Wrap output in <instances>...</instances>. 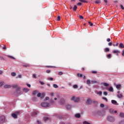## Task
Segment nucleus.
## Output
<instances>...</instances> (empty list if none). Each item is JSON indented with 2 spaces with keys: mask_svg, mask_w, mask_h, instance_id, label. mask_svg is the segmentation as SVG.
I'll return each mask as SVG.
<instances>
[{
  "mask_svg": "<svg viewBox=\"0 0 124 124\" xmlns=\"http://www.w3.org/2000/svg\"><path fill=\"white\" fill-rule=\"evenodd\" d=\"M107 121L110 122V123H114L115 121V117L111 115L108 116L107 117Z\"/></svg>",
  "mask_w": 124,
  "mask_h": 124,
  "instance_id": "nucleus-1",
  "label": "nucleus"
},
{
  "mask_svg": "<svg viewBox=\"0 0 124 124\" xmlns=\"http://www.w3.org/2000/svg\"><path fill=\"white\" fill-rule=\"evenodd\" d=\"M71 100L74 101V102H79L80 101V98L74 96L71 97Z\"/></svg>",
  "mask_w": 124,
  "mask_h": 124,
  "instance_id": "nucleus-2",
  "label": "nucleus"
},
{
  "mask_svg": "<svg viewBox=\"0 0 124 124\" xmlns=\"http://www.w3.org/2000/svg\"><path fill=\"white\" fill-rule=\"evenodd\" d=\"M41 105L42 107H44V108H46V107H50V106H51V105L48 103H42Z\"/></svg>",
  "mask_w": 124,
  "mask_h": 124,
  "instance_id": "nucleus-3",
  "label": "nucleus"
},
{
  "mask_svg": "<svg viewBox=\"0 0 124 124\" xmlns=\"http://www.w3.org/2000/svg\"><path fill=\"white\" fill-rule=\"evenodd\" d=\"M0 120L2 123L5 121V117L4 116H1L0 117Z\"/></svg>",
  "mask_w": 124,
  "mask_h": 124,
  "instance_id": "nucleus-4",
  "label": "nucleus"
},
{
  "mask_svg": "<svg viewBox=\"0 0 124 124\" xmlns=\"http://www.w3.org/2000/svg\"><path fill=\"white\" fill-rule=\"evenodd\" d=\"M92 102H93V101L92 100V99H91V98L88 99L86 101V103L87 104H91Z\"/></svg>",
  "mask_w": 124,
  "mask_h": 124,
  "instance_id": "nucleus-5",
  "label": "nucleus"
},
{
  "mask_svg": "<svg viewBox=\"0 0 124 124\" xmlns=\"http://www.w3.org/2000/svg\"><path fill=\"white\" fill-rule=\"evenodd\" d=\"M111 103L114 105H119V104H118V103L115 100H111Z\"/></svg>",
  "mask_w": 124,
  "mask_h": 124,
  "instance_id": "nucleus-6",
  "label": "nucleus"
},
{
  "mask_svg": "<svg viewBox=\"0 0 124 124\" xmlns=\"http://www.w3.org/2000/svg\"><path fill=\"white\" fill-rule=\"evenodd\" d=\"M71 108H72V107H71V105H66V108L67 109V110H70V109H71Z\"/></svg>",
  "mask_w": 124,
  "mask_h": 124,
  "instance_id": "nucleus-7",
  "label": "nucleus"
},
{
  "mask_svg": "<svg viewBox=\"0 0 124 124\" xmlns=\"http://www.w3.org/2000/svg\"><path fill=\"white\" fill-rule=\"evenodd\" d=\"M101 85H104L105 87H108L109 86V84L106 83V82H102L101 83Z\"/></svg>",
  "mask_w": 124,
  "mask_h": 124,
  "instance_id": "nucleus-8",
  "label": "nucleus"
},
{
  "mask_svg": "<svg viewBox=\"0 0 124 124\" xmlns=\"http://www.w3.org/2000/svg\"><path fill=\"white\" fill-rule=\"evenodd\" d=\"M112 53L113 54H118V53H121V51L118 50H114L112 51Z\"/></svg>",
  "mask_w": 124,
  "mask_h": 124,
  "instance_id": "nucleus-9",
  "label": "nucleus"
},
{
  "mask_svg": "<svg viewBox=\"0 0 124 124\" xmlns=\"http://www.w3.org/2000/svg\"><path fill=\"white\" fill-rule=\"evenodd\" d=\"M23 91L24 93H28V92H30V89H29L28 88H24V89H23Z\"/></svg>",
  "mask_w": 124,
  "mask_h": 124,
  "instance_id": "nucleus-10",
  "label": "nucleus"
},
{
  "mask_svg": "<svg viewBox=\"0 0 124 124\" xmlns=\"http://www.w3.org/2000/svg\"><path fill=\"white\" fill-rule=\"evenodd\" d=\"M4 88L5 89H10V88H11V86L9 85H4Z\"/></svg>",
  "mask_w": 124,
  "mask_h": 124,
  "instance_id": "nucleus-11",
  "label": "nucleus"
},
{
  "mask_svg": "<svg viewBox=\"0 0 124 124\" xmlns=\"http://www.w3.org/2000/svg\"><path fill=\"white\" fill-rule=\"evenodd\" d=\"M65 102V100L64 99H61L60 100V104L62 105Z\"/></svg>",
  "mask_w": 124,
  "mask_h": 124,
  "instance_id": "nucleus-12",
  "label": "nucleus"
},
{
  "mask_svg": "<svg viewBox=\"0 0 124 124\" xmlns=\"http://www.w3.org/2000/svg\"><path fill=\"white\" fill-rule=\"evenodd\" d=\"M12 117H13V118H14V119H17V114H16V113H13L12 114Z\"/></svg>",
  "mask_w": 124,
  "mask_h": 124,
  "instance_id": "nucleus-13",
  "label": "nucleus"
},
{
  "mask_svg": "<svg viewBox=\"0 0 124 124\" xmlns=\"http://www.w3.org/2000/svg\"><path fill=\"white\" fill-rule=\"evenodd\" d=\"M37 93H38V91L37 90H35L32 92L33 95H35Z\"/></svg>",
  "mask_w": 124,
  "mask_h": 124,
  "instance_id": "nucleus-14",
  "label": "nucleus"
},
{
  "mask_svg": "<svg viewBox=\"0 0 124 124\" xmlns=\"http://www.w3.org/2000/svg\"><path fill=\"white\" fill-rule=\"evenodd\" d=\"M86 84H87V85L90 86V85H91V80L90 79H87V81H86Z\"/></svg>",
  "mask_w": 124,
  "mask_h": 124,
  "instance_id": "nucleus-15",
  "label": "nucleus"
},
{
  "mask_svg": "<svg viewBox=\"0 0 124 124\" xmlns=\"http://www.w3.org/2000/svg\"><path fill=\"white\" fill-rule=\"evenodd\" d=\"M75 116L76 117V118H79L81 117V115L79 113H77L75 115Z\"/></svg>",
  "mask_w": 124,
  "mask_h": 124,
  "instance_id": "nucleus-16",
  "label": "nucleus"
},
{
  "mask_svg": "<svg viewBox=\"0 0 124 124\" xmlns=\"http://www.w3.org/2000/svg\"><path fill=\"white\" fill-rule=\"evenodd\" d=\"M107 90L109 91L110 92H113L114 89L112 87H110L108 89H107Z\"/></svg>",
  "mask_w": 124,
  "mask_h": 124,
  "instance_id": "nucleus-17",
  "label": "nucleus"
},
{
  "mask_svg": "<svg viewBox=\"0 0 124 124\" xmlns=\"http://www.w3.org/2000/svg\"><path fill=\"white\" fill-rule=\"evenodd\" d=\"M43 120L45 122H47V121H49V118H48V117H44Z\"/></svg>",
  "mask_w": 124,
  "mask_h": 124,
  "instance_id": "nucleus-18",
  "label": "nucleus"
},
{
  "mask_svg": "<svg viewBox=\"0 0 124 124\" xmlns=\"http://www.w3.org/2000/svg\"><path fill=\"white\" fill-rule=\"evenodd\" d=\"M120 117L121 118H124V113L123 112H121L120 114Z\"/></svg>",
  "mask_w": 124,
  "mask_h": 124,
  "instance_id": "nucleus-19",
  "label": "nucleus"
},
{
  "mask_svg": "<svg viewBox=\"0 0 124 124\" xmlns=\"http://www.w3.org/2000/svg\"><path fill=\"white\" fill-rule=\"evenodd\" d=\"M119 47H120V48H124V44L120 43L119 45Z\"/></svg>",
  "mask_w": 124,
  "mask_h": 124,
  "instance_id": "nucleus-20",
  "label": "nucleus"
},
{
  "mask_svg": "<svg viewBox=\"0 0 124 124\" xmlns=\"http://www.w3.org/2000/svg\"><path fill=\"white\" fill-rule=\"evenodd\" d=\"M117 97H118V98H123V95L122 94H118L117 95Z\"/></svg>",
  "mask_w": 124,
  "mask_h": 124,
  "instance_id": "nucleus-21",
  "label": "nucleus"
},
{
  "mask_svg": "<svg viewBox=\"0 0 124 124\" xmlns=\"http://www.w3.org/2000/svg\"><path fill=\"white\" fill-rule=\"evenodd\" d=\"M73 89H78V85L76 84V85H74L73 86Z\"/></svg>",
  "mask_w": 124,
  "mask_h": 124,
  "instance_id": "nucleus-22",
  "label": "nucleus"
},
{
  "mask_svg": "<svg viewBox=\"0 0 124 124\" xmlns=\"http://www.w3.org/2000/svg\"><path fill=\"white\" fill-rule=\"evenodd\" d=\"M97 94H99V95H102V92L99 91L97 92Z\"/></svg>",
  "mask_w": 124,
  "mask_h": 124,
  "instance_id": "nucleus-23",
  "label": "nucleus"
},
{
  "mask_svg": "<svg viewBox=\"0 0 124 124\" xmlns=\"http://www.w3.org/2000/svg\"><path fill=\"white\" fill-rule=\"evenodd\" d=\"M41 95H42V94L40 93H38V94H37V97H41Z\"/></svg>",
  "mask_w": 124,
  "mask_h": 124,
  "instance_id": "nucleus-24",
  "label": "nucleus"
},
{
  "mask_svg": "<svg viewBox=\"0 0 124 124\" xmlns=\"http://www.w3.org/2000/svg\"><path fill=\"white\" fill-rule=\"evenodd\" d=\"M77 9V6L76 5H74V8H73V10L74 11H76V10Z\"/></svg>",
  "mask_w": 124,
  "mask_h": 124,
  "instance_id": "nucleus-25",
  "label": "nucleus"
},
{
  "mask_svg": "<svg viewBox=\"0 0 124 124\" xmlns=\"http://www.w3.org/2000/svg\"><path fill=\"white\" fill-rule=\"evenodd\" d=\"M77 76H78V77H83V74L78 73L77 74Z\"/></svg>",
  "mask_w": 124,
  "mask_h": 124,
  "instance_id": "nucleus-26",
  "label": "nucleus"
},
{
  "mask_svg": "<svg viewBox=\"0 0 124 124\" xmlns=\"http://www.w3.org/2000/svg\"><path fill=\"white\" fill-rule=\"evenodd\" d=\"M121 86L122 85H121V84H118V85H116V89H120V88H121Z\"/></svg>",
  "mask_w": 124,
  "mask_h": 124,
  "instance_id": "nucleus-27",
  "label": "nucleus"
},
{
  "mask_svg": "<svg viewBox=\"0 0 124 124\" xmlns=\"http://www.w3.org/2000/svg\"><path fill=\"white\" fill-rule=\"evenodd\" d=\"M32 77L33 78H34V79H36L37 78V77H36V75H35V74H32Z\"/></svg>",
  "mask_w": 124,
  "mask_h": 124,
  "instance_id": "nucleus-28",
  "label": "nucleus"
},
{
  "mask_svg": "<svg viewBox=\"0 0 124 124\" xmlns=\"http://www.w3.org/2000/svg\"><path fill=\"white\" fill-rule=\"evenodd\" d=\"M53 87H54V88H55V89H57V88H59V86H58V85H57V84H53Z\"/></svg>",
  "mask_w": 124,
  "mask_h": 124,
  "instance_id": "nucleus-29",
  "label": "nucleus"
},
{
  "mask_svg": "<svg viewBox=\"0 0 124 124\" xmlns=\"http://www.w3.org/2000/svg\"><path fill=\"white\" fill-rule=\"evenodd\" d=\"M50 103L51 104H55V101L53 100H51L50 101Z\"/></svg>",
  "mask_w": 124,
  "mask_h": 124,
  "instance_id": "nucleus-30",
  "label": "nucleus"
},
{
  "mask_svg": "<svg viewBox=\"0 0 124 124\" xmlns=\"http://www.w3.org/2000/svg\"><path fill=\"white\" fill-rule=\"evenodd\" d=\"M91 83L92 84H95L96 83H97V81H95V80H92L91 81Z\"/></svg>",
  "mask_w": 124,
  "mask_h": 124,
  "instance_id": "nucleus-31",
  "label": "nucleus"
},
{
  "mask_svg": "<svg viewBox=\"0 0 124 124\" xmlns=\"http://www.w3.org/2000/svg\"><path fill=\"white\" fill-rule=\"evenodd\" d=\"M47 80L53 81V80H54V78H48Z\"/></svg>",
  "mask_w": 124,
  "mask_h": 124,
  "instance_id": "nucleus-32",
  "label": "nucleus"
},
{
  "mask_svg": "<svg viewBox=\"0 0 124 124\" xmlns=\"http://www.w3.org/2000/svg\"><path fill=\"white\" fill-rule=\"evenodd\" d=\"M13 88H14V89H16V88H18V85L15 84L13 86Z\"/></svg>",
  "mask_w": 124,
  "mask_h": 124,
  "instance_id": "nucleus-33",
  "label": "nucleus"
},
{
  "mask_svg": "<svg viewBox=\"0 0 124 124\" xmlns=\"http://www.w3.org/2000/svg\"><path fill=\"white\" fill-rule=\"evenodd\" d=\"M79 1H80L81 2H88V1L85 0H79Z\"/></svg>",
  "mask_w": 124,
  "mask_h": 124,
  "instance_id": "nucleus-34",
  "label": "nucleus"
},
{
  "mask_svg": "<svg viewBox=\"0 0 124 124\" xmlns=\"http://www.w3.org/2000/svg\"><path fill=\"white\" fill-rule=\"evenodd\" d=\"M48 67H50V68H57V67L55 66H48Z\"/></svg>",
  "mask_w": 124,
  "mask_h": 124,
  "instance_id": "nucleus-35",
  "label": "nucleus"
},
{
  "mask_svg": "<svg viewBox=\"0 0 124 124\" xmlns=\"http://www.w3.org/2000/svg\"><path fill=\"white\" fill-rule=\"evenodd\" d=\"M119 124H124V120H122V121H121L119 122Z\"/></svg>",
  "mask_w": 124,
  "mask_h": 124,
  "instance_id": "nucleus-36",
  "label": "nucleus"
},
{
  "mask_svg": "<svg viewBox=\"0 0 124 124\" xmlns=\"http://www.w3.org/2000/svg\"><path fill=\"white\" fill-rule=\"evenodd\" d=\"M62 74H63V73H62V72H59L58 73V75H60V76L62 75Z\"/></svg>",
  "mask_w": 124,
  "mask_h": 124,
  "instance_id": "nucleus-37",
  "label": "nucleus"
},
{
  "mask_svg": "<svg viewBox=\"0 0 124 124\" xmlns=\"http://www.w3.org/2000/svg\"><path fill=\"white\" fill-rule=\"evenodd\" d=\"M110 51V49H109V48H106L105 49V52H109Z\"/></svg>",
  "mask_w": 124,
  "mask_h": 124,
  "instance_id": "nucleus-38",
  "label": "nucleus"
},
{
  "mask_svg": "<svg viewBox=\"0 0 124 124\" xmlns=\"http://www.w3.org/2000/svg\"><path fill=\"white\" fill-rule=\"evenodd\" d=\"M100 2H101L100 0H98L95 1V3H97V4L100 3Z\"/></svg>",
  "mask_w": 124,
  "mask_h": 124,
  "instance_id": "nucleus-39",
  "label": "nucleus"
},
{
  "mask_svg": "<svg viewBox=\"0 0 124 124\" xmlns=\"http://www.w3.org/2000/svg\"><path fill=\"white\" fill-rule=\"evenodd\" d=\"M104 95H108V93H107V92L105 91V92H104Z\"/></svg>",
  "mask_w": 124,
  "mask_h": 124,
  "instance_id": "nucleus-40",
  "label": "nucleus"
},
{
  "mask_svg": "<svg viewBox=\"0 0 124 124\" xmlns=\"http://www.w3.org/2000/svg\"><path fill=\"white\" fill-rule=\"evenodd\" d=\"M4 82H0V87H2L3 85Z\"/></svg>",
  "mask_w": 124,
  "mask_h": 124,
  "instance_id": "nucleus-41",
  "label": "nucleus"
},
{
  "mask_svg": "<svg viewBox=\"0 0 124 124\" xmlns=\"http://www.w3.org/2000/svg\"><path fill=\"white\" fill-rule=\"evenodd\" d=\"M11 75H12V76H15L16 75V74H15V72H12L11 73Z\"/></svg>",
  "mask_w": 124,
  "mask_h": 124,
  "instance_id": "nucleus-42",
  "label": "nucleus"
},
{
  "mask_svg": "<svg viewBox=\"0 0 124 124\" xmlns=\"http://www.w3.org/2000/svg\"><path fill=\"white\" fill-rule=\"evenodd\" d=\"M114 110L113 109H109V113H113Z\"/></svg>",
  "mask_w": 124,
  "mask_h": 124,
  "instance_id": "nucleus-43",
  "label": "nucleus"
},
{
  "mask_svg": "<svg viewBox=\"0 0 124 124\" xmlns=\"http://www.w3.org/2000/svg\"><path fill=\"white\" fill-rule=\"evenodd\" d=\"M35 115H37V113H36V112H34L32 113V115H33V116H34V117H35Z\"/></svg>",
  "mask_w": 124,
  "mask_h": 124,
  "instance_id": "nucleus-44",
  "label": "nucleus"
},
{
  "mask_svg": "<svg viewBox=\"0 0 124 124\" xmlns=\"http://www.w3.org/2000/svg\"><path fill=\"white\" fill-rule=\"evenodd\" d=\"M92 73H93V74H96V73H97V72L96 71H92Z\"/></svg>",
  "mask_w": 124,
  "mask_h": 124,
  "instance_id": "nucleus-45",
  "label": "nucleus"
},
{
  "mask_svg": "<svg viewBox=\"0 0 124 124\" xmlns=\"http://www.w3.org/2000/svg\"><path fill=\"white\" fill-rule=\"evenodd\" d=\"M83 124H91L89 123V122H88L87 121H84L83 122Z\"/></svg>",
  "mask_w": 124,
  "mask_h": 124,
  "instance_id": "nucleus-46",
  "label": "nucleus"
},
{
  "mask_svg": "<svg viewBox=\"0 0 124 124\" xmlns=\"http://www.w3.org/2000/svg\"><path fill=\"white\" fill-rule=\"evenodd\" d=\"M108 58L111 59V54H109L107 55Z\"/></svg>",
  "mask_w": 124,
  "mask_h": 124,
  "instance_id": "nucleus-47",
  "label": "nucleus"
},
{
  "mask_svg": "<svg viewBox=\"0 0 124 124\" xmlns=\"http://www.w3.org/2000/svg\"><path fill=\"white\" fill-rule=\"evenodd\" d=\"M100 107H101V108H103V107H104V104H100Z\"/></svg>",
  "mask_w": 124,
  "mask_h": 124,
  "instance_id": "nucleus-48",
  "label": "nucleus"
},
{
  "mask_svg": "<svg viewBox=\"0 0 124 124\" xmlns=\"http://www.w3.org/2000/svg\"><path fill=\"white\" fill-rule=\"evenodd\" d=\"M46 73L49 74V73H50L51 72V70H47L46 71Z\"/></svg>",
  "mask_w": 124,
  "mask_h": 124,
  "instance_id": "nucleus-49",
  "label": "nucleus"
},
{
  "mask_svg": "<svg viewBox=\"0 0 124 124\" xmlns=\"http://www.w3.org/2000/svg\"><path fill=\"white\" fill-rule=\"evenodd\" d=\"M55 95V93H50V96H54Z\"/></svg>",
  "mask_w": 124,
  "mask_h": 124,
  "instance_id": "nucleus-50",
  "label": "nucleus"
},
{
  "mask_svg": "<svg viewBox=\"0 0 124 124\" xmlns=\"http://www.w3.org/2000/svg\"><path fill=\"white\" fill-rule=\"evenodd\" d=\"M17 78H22V75H19L18 76V77H17Z\"/></svg>",
  "mask_w": 124,
  "mask_h": 124,
  "instance_id": "nucleus-51",
  "label": "nucleus"
},
{
  "mask_svg": "<svg viewBox=\"0 0 124 124\" xmlns=\"http://www.w3.org/2000/svg\"><path fill=\"white\" fill-rule=\"evenodd\" d=\"M46 100H49L50 99V98L49 97H46L45 98Z\"/></svg>",
  "mask_w": 124,
  "mask_h": 124,
  "instance_id": "nucleus-52",
  "label": "nucleus"
},
{
  "mask_svg": "<svg viewBox=\"0 0 124 124\" xmlns=\"http://www.w3.org/2000/svg\"><path fill=\"white\" fill-rule=\"evenodd\" d=\"M58 21H61V16H58Z\"/></svg>",
  "mask_w": 124,
  "mask_h": 124,
  "instance_id": "nucleus-53",
  "label": "nucleus"
},
{
  "mask_svg": "<svg viewBox=\"0 0 124 124\" xmlns=\"http://www.w3.org/2000/svg\"><path fill=\"white\" fill-rule=\"evenodd\" d=\"M1 74H3V71L0 70V75H1Z\"/></svg>",
  "mask_w": 124,
  "mask_h": 124,
  "instance_id": "nucleus-54",
  "label": "nucleus"
},
{
  "mask_svg": "<svg viewBox=\"0 0 124 124\" xmlns=\"http://www.w3.org/2000/svg\"><path fill=\"white\" fill-rule=\"evenodd\" d=\"M107 41H108V42H110V41H111V39L110 38H108Z\"/></svg>",
  "mask_w": 124,
  "mask_h": 124,
  "instance_id": "nucleus-55",
  "label": "nucleus"
},
{
  "mask_svg": "<svg viewBox=\"0 0 124 124\" xmlns=\"http://www.w3.org/2000/svg\"><path fill=\"white\" fill-rule=\"evenodd\" d=\"M40 83L41 85H44V84H45L44 82H43L41 81H40Z\"/></svg>",
  "mask_w": 124,
  "mask_h": 124,
  "instance_id": "nucleus-56",
  "label": "nucleus"
},
{
  "mask_svg": "<svg viewBox=\"0 0 124 124\" xmlns=\"http://www.w3.org/2000/svg\"><path fill=\"white\" fill-rule=\"evenodd\" d=\"M103 99H104V100H106V101H107V98H106V97H103Z\"/></svg>",
  "mask_w": 124,
  "mask_h": 124,
  "instance_id": "nucleus-57",
  "label": "nucleus"
},
{
  "mask_svg": "<svg viewBox=\"0 0 124 124\" xmlns=\"http://www.w3.org/2000/svg\"><path fill=\"white\" fill-rule=\"evenodd\" d=\"M120 6H121L122 9H123V10L124 9V6H123V5H120Z\"/></svg>",
  "mask_w": 124,
  "mask_h": 124,
  "instance_id": "nucleus-58",
  "label": "nucleus"
},
{
  "mask_svg": "<svg viewBox=\"0 0 124 124\" xmlns=\"http://www.w3.org/2000/svg\"><path fill=\"white\" fill-rule=\"evenodd\" d=\"M23 66L24 67H28V66H29V65L28 64L24 65Z\"/></svg>",
  "mask_w": 124,
  "mask_h": 124,
  "instance_id": "nucleus-59",
  "label": "nucleus"
},
{
  "mask_svg": "<svg viewBox=\"0 0 124 124\" xmlns=\"http://www.w3.org/2000/svg\"><path fill=\"white\" fill-rule=\"evenodd\" d=\"M79 18L80 19H84V17H83V16H79Z\"/></svg>",
  "mask_w": 124,
  "mask_h": 124,
  "instance_id": "nucleus-60",
  "label": "nucleus"
},
{
  "mask_svg": "<svg viewBox=\"0 0 124 124\" xmlns=\"http://www.w3.org/2000/svg\"><path fill=\"white\" fill-rule=\"evenodd\" d=\"M0 60H4V59L3 58V57L0 56Z\"/></svg>",
  "mask_w": 124,
  "mask_h": 124,
  "instance_id": "nucleus-61",
  "label": "nucleus"
},
{
  "mask_svg": "<svg viewBox=\"0 0 124 124\" xmlns=\"http://www.w3.org/2000/svg\"><path fill=\"white\" fill-rule=\"evenodd\" d=\"M77 5H82V3L79 2L77 4Z\"/></svg>",
  "mask_w": 124,
  "mask_h": 124,
  "instance_id": "nucleus-62",
  "label": "nucleus"
},
{
  "mask_svg": "<svg viewBox=\"0 0 124 124\" xmlns=\"http://www.w3.org/2000/svg\"><path fill=\"white\" fill-rule=\"evenodd\" d=\"M108 46H112V43H108Z\"/></svg>",
  "mask_w": 124,
  "mask_h": 124,
  "instance_id": "nucleus-63",
  "label": "nucleus"
},
{
  "mask_svg": "<svg viewBox=\"0 0 124 124\" xmlns=\"http://www.w3.org/2000/svg\"><path fill=\"white\" fill-rule=\"evenodd\" d=\"M122 56H123V57H124V50H123V52H122Z\"/></svg>",
  "mask_w": 124,
  "mask_h": 124,
  "instance_id": "nucleus-64",
  "label": "nucleus"
}]
</instances>
